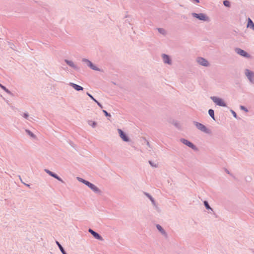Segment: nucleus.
Returning a JSON list of instances; mask_svg holds the SVG:
<instances>
[{
	"mask_svg": "<svg viewBox=\"0 0 254 254\" xmlns=\"http://www.w3.org/2000/svg\"><path fill=\"white\" fill-rule=\"evenodd\" d=\"M244 73L249 83L254 85V71L250 69L245 68L244 70Z\"/></svg>",
	"mask_w": 254,
	"mask_h": 254,
	"instance_id": "1",
	"label": "nucleus"
},
{
	"mask_svg": "<svg viewBox=\"0 0 254 254\" xmlns=\"http://www.w3.org/2000/svg\"><path fill=\"white\" fill-rule=\"evenodd\" d=\"M192 16L200 20L203 21H206L208 22L210 21V19L208 16H207L205 14L203 13H191Z\"/></svg>",
	"mask_w": 254,
	"mask_h": 254,
	"instance_id": "2",
	"label": "nucleus"
},
{
	"mask_svg": "<svg viewBox=\"0 0 254 254\" xmlns=\"http://www.w3.org/2000/svg\"><path fill=\"white\" fill-rule=\"evenodd\" d=\"M211 100L217 106L220 107H226V104L225 103L224 100L217 96H211Z\"/></svg>",
	"mask_w": 254,
	"mask_h": 254,
	"instance_id": "3",
	"label": "nucleus"
},
{
	"mask_svg": "<svg viewBox=\"0 0 254 254\" xmlns=\"http://www.w3.org/2000/svg\"><path fill=\"white\" fill-rule=\"evenodd\" d=\"M193 123L196 128L199 130L206 133H210V130L203 124L197 122H194Z\"/></svg>",
	"mask_w": 254,
	"mask_h": 254,
	"instance_id": "4",
	"label": "nucleus"
},
{
	"mask_svg": "<svg viewBox=\"0 0 254 254\" xmlns=\"http://www.w3.org/2000/svg\"><path fill=\"white\" fill-rule=\"evenodd\" d=\"M196 62L200 65L205 67H208L210 65L208 61L202 57H198L196 59Z\"/></svg>",
	"mask_w": 254,
	"mask_h": 254,
	"instance_id": "5",
	"label": "nucleus"
},
{
	"mask_svg": "<svg viewBox=\"0 0 254 254\" xmlns=\"http://www.w3.org/2000/svg\"><path fill=\"white\" fill-rule=\"evenodd\" d=\"M82 62L87 64V65L92 69L96 71H100L99 68L97 67L95 65L92 64V63L88 59H83Z\"/></svg>",
	"mask_w": 254,
	"mask_h": 254,
	"instance_id": "6",
	"label": "nucleus"
},
{
	"mask_svg": "<svg viewBox=\"0 0 254 254\" xmlns=\"http://www.w3.org/2000/svg\"><path fill=\"white\" fill-rule=\"evenodd\" d=\"M235 52L237 54L245 58H249L251 57L247 52L239 48L235 49Z\"/></svg>",
	"mask_w": 254,
	"mask_h": 254,
	"instance_id": "7",
	"label": "nucleus"
},
{
	"mask_svg": "<svg viewBox=\"0 0 254 254\" xmlns=\"http://www.w3.org/2000/svg\"><path fill=\"white\" fill-rule=\"evenodd\" d=\"M180 141L184 144L189 146V147H190V148H191L193 150L196 149V146L192 143H191L190 141L189 140H188L186 139L181 138Z\"/></svg>",
	"mask_w": 254,
	"mask_h": 254,
	"instance_id": "8",
	"label": "nucleus"
},
{
	"mask_svg": "<svg viewBox=\"0 0 254 254\" xmlns=\"http://www.w3.org/2000/svg\"><path fill=\"white\" fill-rule=\"evenodd\" d=\"M87 186L88 187L95 193L100 194L101 192V190L98 187L89 182L87 184Z\"/></svg>",
	"mask_w": 254,
	"mask_h": 254,
	"instance_id": "9",
	"label": "nucleus"
},
{
	"mask_svg": "<svg viewBox=\"0 0 254 254\" xmlns=\"http://www.w3.org/2000/svg\"><path fill=\"white\" fill-rule=\"evenodd\" d=\"M161 56L163 62L164 64H166L169 65L172 64V61L169 55L165 54H163Z\"/></svg>",
	"mask_w": 254,
	"mask_h": 254,
	"instance_id": "10",
	"label": "nucleus"
},
{
	"mask_svg": "<svg viewBox=\"0 0 254 254\" xmlns=\"http://www.w3.org/2000/svg\"><path fill=\"white\" fill-rule=\"evenodd\" d=\"M156 227L158 231L161 234L162 236L164 237L165 238H168V236L167 233L160 225L157 224L156 225Z\"/></svg>",
	"mask_w": 254,
	"mask_h": 254,
	"instance_id": "11",
	"label": "nucleus"
},
{
	"mask_svg": "<svg viewBox=\"0 0 254 254\" xmlns=\"http://www.w3.org/2000/svg\"><path fill=\"white\" fill-rule=\"evenodd\" d=\"M88 232L97 240L103 241V238L97 232L91 229H89Z\"/></svg>",
	"mask_w": 254,
	"mask_h": 254,
	"instance_id": "12",
	"label": "nucleus"
},
{
	"mask_svg": "<svg viewBox=\"0 0 254 254\" xmlns=\"http://www.w3.org/2000/svg\"><path fill=\"white\" fill-rule=\"evenodd\" d=\"M118 133H119L120 137L126 142H127L129 141L128 137L127 135L125 133V132L121 129H118Z\"/></svg>",
	"mask_w": 254,
	"mask_h": 254,
	"instance_id": "13",
	"label": "nucleus"
},
{
	"mask_svg": "<svg viewBox=\"0 0 254 254\" xmlns=\"http://www.w3.org/2000/svg\"><path fill=\"white\" fill-rule=\"evenodd\" d=\"M64 62L67 65H68L70 67H72L74 69H75L76 70H79V68L78 66L75 64H74V63L72 61L65 59L64 60Z\"/></svg>",
	"mask_w": 254,
	"mask_h": 254,
	"instance_id": "14",
	"label": "nucleus"
},
{
	"mask_svg": "<svg viewBox=\"0 0 254 254\" xmlns=\"http://www.w3.org/2000/svg\"><path fill=\"white\" fill-rule=\"evenodd\" d=\"M144 194L150 199V200L151 201V203H152L153 206L155 208V209L158 210V207L157 204L156 203L154 199L149 193H148L147 192H145Z\"/></svg>",
	"mask_w": 254,
	"mask_h": 254,
	"instance_id": "15",
	"label": "nucleus"
},
{
	"mask_svg": "<svg viewBox=\"0 0 254 254\" xmlns=\"http://www.w3.org/2000/svg\"><path fill=\"white\" fill-rule=\"evenodd\" d=\"M69 85L73 88L76 91H81L83 90V88L80 85L75 84L72 82H69Z\"/></svg>",
	"mask_w": 254,
	"mask_h": 254,
	"instance_id": "16",
	"label": "nucleus"
},
{
	"mask_svg": "<svg viewBox=\"0 0 254 254\" xmlns=\"http://www.w3.org/2000/svg\"><path fill=\"white\" fill-rule=\"evenodd\" d=\"M247 27L254 30V23L250 18H248Z\"/></svg>",
	"mask_w": 254,
	"mask_h": 254,
	"instance_id": "17",
	"label": "nucleus"
},
{
	"mask_svg": "<svg viewBox=\"0 0 254 254\" xmlns=\"http://www.w3.org/2000/svg\"><path fill=\"white\" fill-rule=\"evenodd\" d=\"M21 115L24 118L28 120L30 122H32L33 120V117H30L29 114L27 113H24L22 114H21Z\"/></svg>",
	"mask_w": 254,
	"mask_h": 254,
	"instance_id": "18",
	"label": "nucleus"
},
{
	"mask_svg": "<svg viewBox=\"0 0 254 254\" xmlns=\"http://www.w3.org/2000/svg\"><path fill=\"white\" fill-rule=\"evenodd\" d=\"M87 95L92 99L95 102H96L97 103V104L99 106V107L101 108V109H102L103 108V106L98 101H97L93 97L92 95H91L90 93H89L88 92H87Z\"/></svg>",
	"mask_w": 254,
	"mask_h": 254,
	"instance_id": "19",
	"label": "nucleus"
},
{
	"mask_svg": "<svg viewBox=\"0 0 254 254\" xmlns=\"http://www.w3.org/2000/svg\"><path fill=\"white\" fill-rule=\"evenodd\" d=\"M56 243L58 246L59 249L60 250L61 252L63 254H67L66 252L64 251V248L62 247V246L60 244V243L58 241H56Z\"/></svg>",
	"mask_w": 254,
	"mask_h": 254,
	"instance_id": "20",
	"label": "nucleus"
},
{
	"mask_svg": "<svg viewBox=\"0 0 254 254\" xmlns=\"http://www.w3.org/2000/svg\"><path fill=\"white\" fill-rule=\"evenodd\" d=\"M51 176H52V177H54V178L57 179L58 181H60L61 182L64 183L63 180L60 177H59L56 174L52 172L51 173Z\"/></svg>",
	"mask_w": 254,
	"mask_h": 254,
	"instance_id": "21",
	"label": "nucleus"
},
{
	"mask_svg": "<svg viewBox=\"0 0 254 254\" xmlns=\"http://www.w3.org/2000/svg\"><path fill=\"white\" fill-rule=\"evenodd\" d=\"M51 176H52V177H54V178L57 179L58 181H60L61 182L64 183L63 180L60 177H59L56 174L52 172L51 173Z\"/></svg>",
	"mask_w": 254,
	"mask_h": 254,
	"instance_id": "22",
	"label": "nucleus"
},
{
	"mask_svg": "<svg viewBox=\"0 0 254 254\" xmlns=\"http://www.w3.org/2000/svg\"><path fill=\"white\" fill-rule=\"evenodd\" d=\"M25 132L32 138H35L36 135L29 129H25Z\"/></svg>",
	"mask_w": 254,
	"mask_h": 254,
	"instance_id": "23",
	"label": "nucleus"
},
{
	"mask_svg": "<svg viewBox=\"0 0 254 254\" xmlns=\"http://www.w3.org/2000/svg\"><path fill=\"white\" fill-rule=\"evenodd\" d=\"M2 89H3L5 92H6L7 94L13 95V94L8 89H7L4 86L1 85L0 87Z\"/></svg>",
	"mask_w": 254,
	"mask_h": 254,
	"instance_id": "24",
	"label": "nucleus"
},
{
	"mask_svg": "<svg viewBox=\"0 0 254 254\" xmlns=\"http://www.w3.org/2000/svg\"><path fill=\"white\" fill-rule=\"evenodd\" d=\"M208 114L212 118L213 120H215V117H214V111L212 109H209L208 110Z\"/></svg>",
	"mask_w": 254,
	"mask_h": 254,
	"instance_id": "25",
	"label": "nucleus"
},
{
	"mask_svg": "<svg viewBox=\"0 0 254 254\" xmlns=\"http://www.w3.org/2000/svg\"><path fill=\"white\" fill-rule=\"evenodd\" d=\"M77 180L79 181L80 182L82 183L83 184H85L86 186L87 185V184L89 183L88 181L81 178L80 177H77Z\"/></svg>",
	"mask_w": 254,
	"mask_h": 254,
	"instance_id": "26",
	"label": "nucleus"
},
{
	"mask_svg": "<svg viewBox=\"0 0 254 254\" xmlns=\"http://www.w3.org/2000/svg\"><path fill=\"white\" fill-rule=\"evenodd\" d=\"M223 3L224 5L227 7H230L231 6V3L229 0H225L223 1Z\"/></svg>",
	"mask_w": 254,
	"mask_h": 254,
	"instance_id": "27",
	"label": "nucleus"
},
{
	"mask_svg": "<svg viewBox=\"0 0 254 254\" xmlns=\"http://www.w3.org/2000/svg\"><path fill=\"white\" fill-rule=\"evenodd\" d=\"M88 123L89 126H91L93 128L95 127L96 126V123L94 121H89Z\"/></svg>",
	"mask_w": 254,
	"mask_h": 254,
	"instance_id": "28",
	"label": "nucleus"
},
{
	"mask_svg": "<svg viewBox=\"0 0 254 254\" xmlns=\"http://www.w3.org/2000/svg\"><path fill=\"white\" fill-rule=\"evenodd\" d=\"M204 205L207 209H208V210L210 209L211 210H212V208L210 206L208 202L207 201L205 200L204 201Z\"/></svg>",
	"mask_w": 254,
	"mask_h": 254,
	"instance_id": "29",
	"label": "nucleus"
},
{
	"mask_svg": "<svg viewBox=\"0 0 254 254\" xmlns=\"http://www.w3.org/2000/svg\"><path fill=\"white\" fill-rule=\"evenodd\" d=\"M158 31L161 34L165 35L166 33L165 29L161 28H157Z\"/></svg>",
	"mask_w": 254,
	"mask_h": 254,
	"instance_id": "30",
	"label": "nucleus"
},
{
	"mask_svg": "<svg viewBox=\"0 0 254 254\" xmlns=\"http://www.w3.org/2000/svg\"><path fill=\"white\" fill-rule=\"evenodd\" d=\"M149 163L153 167L157 168L158 167V165L157 164L152 162L151 161H149Z\"/></svg>",
	"mask_w": 254,
	"mask_h": 254,
	"instance_id": "31",
	"label": "nucleus"
},
{
	"mask_svg": "<svg viewBox=\"0 0 254 254\" xmlns=\"http://www.w3.org/2000/svg\"><path fill=\"white\" fill-rule=\"evenodd\" d=\"M230 111H231V113L232 114L233 117L237 119L238 117H237V115L236 112L234 111H233V110H231Z\"/></svg>",
	"mask_w": 254,
	"mask_h": 254,
	"instance_id": "32",
	"label": "nucleus"
},
{
	"mask_svg": "<svg viewBox=\"0 0 254 254\" xmlns=\"http://www.w3.org/2000/svg\"><path fill=\"white\" fill-rule=\"evenodd\" d=\"M240 109L242 110H243L245 112H248V110L247 109V108H246L245 106H240Z\"/></svg>",
	"mask_w": 254,
	"mask_h": 254,
	"instance_id": "33",
	"label": "nucleus"
},
{
	"mask_svg": "<svg viewBox=\"0 0 254 254\" xmlns=\"http://www.w3.org/2000/svg\"><path fill=\"white\" fill-rule=\"evenodd\" d=\"M103 112L104 113L106 117H111V115L108 113L106 110H103Z\"/></svg>",
	"mask_w": 254,
	"mask_h": 254,
	"instance_id": "34",
	"label": "nucleus"
},
{
	"mask_svg": "<svg viewBox=\"0 0 254 254\" xmlns=\"http://www.w3.org/2000/svg\"><path fill=\"white\" fill-rule=\"evenodd\" d=\"M9 47H10L11 49H13V50H15V45H14L13 44H12V43H9Z\"/></svg>",
	"mask_w": 254,
	"mask_h": 254,
	"instance_id": "35",
	"label": "nucleus"
},
{
	"mask_svg": "<svg viewBox=\"0 0 254 254\" xmlns=\"http://www.w3.org/2000/svg\"><path fill=\"white\" fill-rule=\"evenodd\" d=\"M45 172H46L48 174H49L50 176L51 175V173H52V171H50L48 169H45Z\"/></svg>",
	"mask_w": 254,
	"mask_h": 254,
	"instance_id": "36",
	"label": "nucleus"
},
{
	"mask_svg": "<svg viewBox=\"0 0 254 254\" xmlns=\"http://www.w3.org/2000/svg\"><path fill=\"white\" fill-rule=\"evenodd\" d=\"M20 181H21V183H23V184L24 185H25L26 186H27V187H30V185H29V184H26V183H25L23 182H22V180H21V179L20 178Z\"/></svg>",
	"mask_w": 254,
	"mask_h": 254,
	"instance_id": "37",
	"label": "nucleus"
},
{
	"mask_svg": "<svg viewBox=\"0 0 254 254\" xmlns=\"http://www.w3.org/2000/svg\"><path fill=\"white\" fill-rule=\"evenodd\" d=\"M194 1L197 2V3H198L199 2V0H193Z\"/></svg>",
	"mask_w": 254,
	"mask_h": 254,
	"instance_id": "38",
	"label": "nucleus"
},
{
	"mask_svg": "<svg viewBox=\"0 0 254 254\" xmlns=\"http://www.w3.org/2000/svg\"><path fill=\"white\" fill-rule=\"evenodd\" d=\"M147 145L148 146H150V144L148 142H147Z\"/></svg>",
	"mask_w": 254,
	"mask_h": 254,
	"instance_id": "39",
	"label": "nucleus"
}]
</instances>
